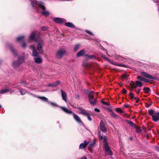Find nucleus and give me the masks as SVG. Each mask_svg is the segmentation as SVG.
Masks as SVG:
<instances>
[{"instance_id":"nucleus-50","label":"nucleus","mask_w":159,"mask_h":159,"mask_svg":"<svg viewBox=\"0 0 159 159\" xmlns=\"http://www.w3.org/2000/svg\"><path fill=\"white\" fill-rule=\"evenodd\" d=\"M37 32L36 33V34H37V37H39L40 35V32H38L37 31H36Z\"/></svg>"},{"instance_id":"nucleus-63","label":"nucleus","mask_w":159,"mask_h":159,"mask_svg":"<svg viewBox=\"0 0 159 159\" xmlns=\"http://www.w3.org/2000/svg\"><path fill=\"white\" fill-rule=\"evenodd\" d=\"M157 5H158V11H159V6H158V4H157Z\"/></svg>"},{"instance_id":"nucleus-60","label":"nucleus","mask_w":159,"mask_h":159,"mask_svg":"<svg viewBox=\"0 0 159 159\" xmlns=\"http://www.w3.org/2000/svg\"><path fill=\"white\" fill-rule=\"evenodd\" d=\"M123 76V77H124V78L126 77V75H124Z\"/></svg>"},{"instance_id":"nucleus-31","label":"nucleus","mask_w":159,"mask_h":159,"mask_svg":"<svg viewBox=\"0 0 159 159\" xmlns=\"http://www.w3.org/2000/svg\"><path fill=\"white\" fill-rule=\"evenodd\" d=\"M80 47V45L79 44H77L75 45L74 49V51L75 52H76L78 50Z\"/></svg>"},{"instance_id":"nucleus-57","label":"nucleus","mask_w":159,"mask_h":159,"mask_svg":"<svg viewBox=\"0 0 159 159\" xmlns=\"http://www.w3.org/2000/svg\"><path fill=\"white\" fill-rule=\"evenodd\" d=\"M22 84H24V85H25L26 84V83L25 82H22Z\"/></svg>"},{"instance_id":"nucleus-17","label":"nucleus","mask_w":159,"mask_h":159,"mask_svg":"<svg viewBox=\"0 0 159 159\" xmlns=\"http://www.w3.org/2000/svg\"><path fill=\"white\" fill-rule=\"evenodd\" d=\"M141 74L143 76L148 78L151 79H153V77L151 75L144 72H142Z\"/></svg>"},{"instance_id":"nucleus-10","label":"nucleus","mask_w":159,"mask_h":159,"mask_svg":"<svg viewBox=\"0 0 159 159\" xmlns=\"http://www.w3.org/2000/svg\"><path fill=\"white\" fill-rule=\"evenodd\" d=\"M53 21L59 24H62L64 22H66V20L64 19L57 17L53 19Z\"/></svg>"},{"instance_id":"nucleus-12","label":"nucleus","mask_w":159,"mask_h":159,"mask_svg":"<svg viewBox=\"0 0 159 159\" xmlns=\"http://www.w3.org/2000/svg\"><path fill=\"white\" fill-rule=\"evenodd\" d=\"M89 142L87 141L86 140L84 141V143H82L80 144L79 146V148L80 149H83L85 148L87 146V145L89 143Z\"/></svg>"},{"instance_id":"nucleus-1","label":"nucleus","mask_w":159,"mask_h":159,"mask_svg":"<svg viewBox=\"0 0 159 159\" xmlns=\"http://www.w3.org/2000/svg\"><path fill=\"white\" fill-rule=\"evenodd\" d=\"M60 107L62 111L68 114H72L74 118L78 123L80 124H83V122L80 117L77 115L73 112L71 110L68 109L65 107Z\"/></svg>"},{"instance_id":"nucleus-4","label":"nucleus","mask_w":159,"mask_h":159,"mask_svg":"<svg viewBox=\"0 0 159 159\" xmlns=\"http://www.w3.org/2000/svg\"><path fill=\"white\" fill-rule=\"evenodd\" d=\"M66 54V50L63 49H60L56 53V57L58 59H61Z\"/></svg>"},{"instance_id":"nucleus-5","label":"nucleus","mask_w":159,"mask_h":159,"mask_svg":"<svg viewBox=\"0 0 159 159\" xmlns=\"http://www.w3.org/2000/svg\"><path fill=\"white\" fill-rule=\"evenodd\" d=\"M131 89L133 90L134 89H136L138 87H141L143 86L142 83L139 81H136L133 82V84H130Z\"/></svg>"},{"instance_id":"nucleus-23","label":"nucleus","mask_w":159,"mask_h":159,"mask_svg":"<svg viewBox=\"0 0 159 159\" xmlns=\"http://www.w3.org/2000/svg\"><path fill=\"white\" fill-rule=\"evenodd\" d=\"M8 47H9L10 49H11V51L15 55H17L16 52L15 50L12 48V47L11 45L9 44Z\"/></svg>"},{"instance_id":"nucleus-22","label":"nucleus","mask_w":159,"mask_h":159,"mask_svg":"<svg viewBox=\"0 0 159 159\" xmlns=\"http://www.w3.org/2000/svg\"><path fill=\"white\" fill-rule=\"evenodd\" d=\"M11 89H3L1 91H0V93L1 94H4L6 93L9 92L10 91Z\"/></svg>"},{"instance_id":"nucleus-14","label":"nucleus","mask_w":159,"mask_h":159,"mask_svg":"<svg viewBox=\"0 0 159 159\" xmlns=\"http://www.w3.org/2000/svg\"><path fill=\"white\" fill-rule=\"evenodd\" d=\"M34 60L35 62L38 64H40L42 61V59L39 56L34 57Z\"/></svg>"},{"instance_id":"nucleus-13","label":"nucleus","mask_w":159,"mask_h":159,"mask_svg":"<svg viewBox=\"0 0 159 159\" xmlns=\"http://www.w3.org/2000/svg\"><path fill=\"white\" fill-rule=\"evenodd\" d=\"M152 120L153 121L156 122L159 120V112L155 113L152 116Z\"/></svg>"},{"instance_id":"nucleus-7","label":"nucleus","mask_w":159,"mask_h":159,"mask_svg":"<svg viewBox=\"0 0 159 159\" xmlns=\"http://www.w3.org/2000/svg\"><path fill=\"white\" fill-rule=\"evenodd\" d=\"M25 58L24 57H19L18 61H14L13 63V66L15 67H18L20 64L24 62Z\"/></svg>"},{"instance_id":"nucleus-48","label":"nucleus","mask_w":159,"mask_h":159,"mask_svg":"<svg viewBox=\"0 0 159 159\" xmlns=\"http://www.w3.org/2000/svg\"><path fill=\"white\" fill-rule=\"evenodd\" d=\"M116 57H117V58L118 59H119V60H122V59L123 58L120 57L119 56L117 55Z\"/></svg>"},{"instance_id":"nucleus-61","label":"nucleus","mask_w":159,"mask_h":159,"mask_svg":"<svg viewBox=\"0 0 159 159\" xmlns=\"http://www.w3.org/2000/svg\"><path fill=\"white\" fill-rule=\"evenodd\" d=\"M105 59L106 60H108V59L107 58V57H105Z\"/></svg>"},{"instance_id":"nucleus-42","label":"nucleus","mask_w":159,"mask_h":159,"mask_svg":"<svg viewBox=\"0 0 159 159\" xmlns=\"http://www.w3.org/2000/svg\"><path fill=\"white\" fill-rule=\"evenodd\" d=\"M85 31L90 35H93V34L92 32L87 30H85Z\"/></svg>"},{"instance_id":"nucleus-54","label":"nucleus","mask_w":159,"mask_h":159,"mask_svg":"<svg viewBox=\"0 0 159 159\" xmlns=\"http://www.w3.org/2000/svg\"><path fill=\"white\" fill-rule=\"evenodd\" d=\"M94 110L95 111H96V112H100V110L97 108H95L94 109Z\"/></svg>"},{"instance_id":"nucleus-49","label":"nucleus","mask_w":159,"mask_h":159,"mask_svg":"<svg viewBox=\"0 0 159 159\" xmlns=\"http://www.w3.org/2000/svg\"><path fill=\"white\" fill-rule=\"evenodd\" d=\"M86 116H87V118L89 120L91 121L92 120V118L91 117L89 116V114H88V115H87Z\"/></svg>"},{"instance_id":"nucleus-30","label":"nucleus","mask_w":159,"mask_h":159,"mask_svg":"<svg viewBox=\"0 0 159 159\" xmlns=\"http://www.w3.org/2000/svg\"><path fill=\"white\" fill-rule=\"evenodd\" d=\"M26 92L27 91L24 89H21L20 91V93L22 95H24Z\"/></svg>"},{"instance_id":"nucleus-55","label":"nucleus","mask_w":159,"mask_h":159,"mask_svg":"<svg viewBox=\"0 0 159 159\" xmlns=\"http://www.w3.org/2000/svg\"><path fill=\"white\" fill-rule=\"evenodd\" d=\"M154 2L156 3H158L159 2V0H153Z\"/></svg>"},{"instance_id":"nucleus-44","label":"nucleus","mask_w":159,"mask_h":159,"mask_svg":"<svg viewBox=\"0 0 159 159\" xmlns=\"http://www.w3.org/2000/svg\"><path fill=\"white\" fill-rule=\"evenodd\" d=\"M152 104V102H150L149 104H146V106L147 107H148L151 105Z\"/></svg>"},{"instance_id":"nucleus-41","label":"nucleus","mask_w":159,"mask_h":159,"mask_svg":"<svg viewBox=\"0 0 159 159\" xmlns=\"http://www.w3.org/2000/svg\"><path fill=\"white\" fill-rule=\"evenodd\" d=\"M88 113L85 110H84V111L82 114V115H83L84 116H86L87 115H88Z\"/></svg>"},{"instance_id":"nucleus-29","label":"nucleus","mask_w":159,"mask_h":159,"mask_svg":"<svg viewBox=\"0 0 159 159\" xmlns=\"http://www.w3.org/2000/svg\"><path fill=\"white\" fill-rule=\"evenodd\" d=\"M137 78L138 80H140L141 81H144V82L146 81V80H145V79L144 78H143L141 76H138Z\"/></svg>"},{"instance_id":"nucleus-51","label":"nucleus","mask_w":159,"mask_h":159,"mask_svg":"<svg viewBox=\"0 0 159 159\" xmlns=\"http://www.w3.org/2000/svg\"><path fill=\"white\" fill-rule=\"evenodd\" d=\"M26 44L25 43H23L22 44V47L23 48H25L26 47Z\"/></svg>"},{"instance_id":"nucleus-38","label":"nucleus","mask_w":159,"mask_h":159,"mask_svg":"<svg viewBox=\"0 0 159 159\" xmlns=\"http://www.w3.org/2000/svg\"><path fill=\"white\" fill-rule=\"evenodd\" d=\"M129 95L130 97V98L131 99H134L135 97H134V94L133 93H130L129 94Z\"/></svg>"},{"instance_id":"nucleus-39","label":"nucleus","mask_w":159,"mask_h":159,"mask_svg":"<svg viewBox=\"0 0 159 159\" xmlns=\"http://www.w3.org/2000/svg\"><path fill=\"white\" fill-rule=\"evenodd\" d=\"M41 30L43 31H46L48 30V27L47 26L43 27L41 28Z\"/></svg>"},{"instance_id":"nucleus-37","label":"nucleus","mask_w":159,"mask_h":159,"mask_svg":"<svg viewBox=\"0 0 159 159\" xmlns=\"http://www.w3.org/2000/svg\"><path fill=\"white\" fill-rule=\"evenodd\" d=\"M116 111L118 113H122V110L119 108H117L116 109Z\"/></svg>"},{"instance_id":"nucleus-25","label":"nucleus","mask_w":159,"mask_h":159,"mask_svg":"<svg viewBox=\"0 0 159 159\" xmlns=\"http://www.w3.org/2000/svg\"><path fill=\"white\" fill-rule=\"evenodd\" d=\"M95 141L94 140L89 145V148H92L95 144Z\"/></svg>"},{"instance_id":"nucleus-33","label":"nucleus","mask_w":159,"mask_h":159,"mask_svg":"<svg viewBox=\"0 0 159 159\" xmlns=\"http://www.w3.org/2000/svg\"><path fill=\"white\" fill-rule=\"evenodd\" d=\"M127 122L132 127H134V123L132 122V121L127 120Z\"/></svg>"},{"instance_id":"nucleus-28","label":"nucleus","mask_w":159,"mask_h":159,"mask_svg":"<svg viewBox=\"0 0 159 159\" xmlns=\"http://www.w3.org/2000/svg\"><path fill=\"white\" fill-rule=\"evenodd\" d=\"M136 89H134V90L135 91V92L137 93V94H139V93L141 90V89H140V88H139L138 89H136Z\"/></svg>"},{"instance_id":"nucleus-16","label":"nucleus","mask_w":159,"mask_h":159,"mask_svg":"<svg viewBox=\"0 0 159 159\" xmlns=\"http://www.w3.org/2000/svg\"><path fill=\"white\" fill-rule=\"evenodd\" d=\"M61 96L62 99L65 101H67V94L66 93L63 91L62 90H61Z\"/></svg>"},{"instance_id":"nucleus-45","label":"nucleus","mask_w":159,"mask_h":159,"mask_svg":"<svg viewBox=\"0 0 159 159\" xmlns=\"http://www.w3.org/2000/svg\"><path fill=\"white\" fill-rule=\"evenodd\" d=\"M103 142L105 143H107V140L106 139V136H104V139H103Z\"/></svg>"},{"instance_id":"nucleus-59","label":"nucleus","mask_w":159,"mask_h":159,"mask_svg":"<svg viewBox=\"0 0 159 159\" xmlns=\"http://www.w3.org/2000/svg\"><path fill=\"white\" fill-rule=\"evenodd\" d=\"M129 139L131 140H133V138L131 137H130L129 138Z\"/></svg>"},{"instance_id":"nucleus-26","label":"nucleus","mask_w":159,"mask_h":159,"mask_svg":"<svg viewBox=\"0 0 159 159\" xmlns=\"http://www.w3.org/2000/svg\"><path fill=\"white\" fill-rule=\"evenodd\" d=\"M143 90L146 93H149L150 92V89L148 87L144 88Z\"/></svg>"},{"instance_id":"nucleus-15","label":"nucleus","mask_w":159,"mask_h":159,"mask_svg":"<svg viewBox=\"0 0 159 159\" xmlns=\"http://www.w3.org/2000/svg\"><path fill=\"white\" fill-rule=\"evenodd\" d=\"M37 32L36 31H34L31 33L30 35L29 39L30 40H33L35 39L36 41L37 39H35V36L36 35V33Z\"/></svg>"},{"instance_id":"nucleus-34","label":"nucleus","mask_w":159,"mask_h":159,"mask_svg":"<svg viewBox=\"0 0 159 159\" xmlns=\"http://www.w3.org/2000/svg\"><path fill=\"white\" fill-rule=\"evenodd\" d=\"M42 13L43 14L46 16H48L49 15V13L47 11H43Z\"/></svg>"},{"instance_id":"nucleus-46","label":"nucleus","mask_w":159,"mask_h":159,"mask_svg":"<svg viewBox=\"0 0 159 159\" xmlns=\"http://www.w3.org/2000/svg\"><path fill=\"white\" fill-rule=\"evenodd\" d=\"M104 135L103 136H101V135H99V139H103L104 138Z\"/></svg>"},{"instance_id":"nucleus-9","label":"nucleus","mask_w":159,"mask_h":159,"mask_svg":"<svg viewBox=\"0 0 159 159\" xmlns=\"http://www.w3.org/2000/svg\"><path fill=\"white\" fill-rule=\"evenodd\" d=\"M100 127L101 131L104 133H106L107 131V129L105 127L103 121L101 120L100 121Z\"/></svg>"},{"instance_id":"nucleus-32","label":"nucleus","mask_w":159,"mask_h":159,"mask_svg":"<svg viewBox=\"0 0 159 159\" xmlns=\"http://www.w3.org/2000/svg\"><path fill=\"white\" fill-rule=\"evenodd\" d=\"M87 58L89 59H94L95 57L93 55H87Z\"/></svg>"},{"instance_id":"nucleus-62","label":"nucleus","mask_w":159,"mask_h":159,"mask_svg":"<svg viewBox=\"0 0 159 159\" xmlns=\"http://www.w3.org/2000/svg\"><path fill=\"white\" fill-rule=\"evenodd\" d=\"M30 94H31V95H33V96H34V97L35 96L34 95V94H33L30 93Z\"/></svg>"},{"instance_id":"nucleus-40","label":"nucleus","mask_w":159,"mask_h":159,"mask_svg":"<svg viewBox=\"0 0 159 159\" xmlns=\"http://www.w3.org/2000/svg\"><path fill=\"white\" fill-rule=\"evenodd\" d=\"M78 109L79 110V113L81 114H82V113L84 111V109H83L82 108H80V107Z\"/></svg>"},{"instance_id":"nucleus-58","label":"nucleus","mask_w":159,"mask_h":159,"mask_svg":"<svg viewBox=\"0 0 159 159\" xmlns=\"http://www.w3.org/2000/svg\"><path fill=\"white\" fill-rule=\"evenodd\" d=\"M80 159H87V158L86 157H83L81 158Z\"/></svg>"},{"instance_id":"nucleus-27","label":"nucleus","mask_w":159,"mask_h":159,"mask_svg":"<svg viewBox=\"0 0 159 159\" xmlns=\"http://www.w3.org/2000/svg\"><path fill=\"white\" fill-rule=\"evenodd\" d=\"M48 103L51 105L52 106H54V107H58L61 108L60 107H61V106H58L56 104V103L54 102H48Z\"/></svg>"},{"instance_id":"nucleus-19","label":"nucleus","mask_w":159,"mask_h":159,"mask_svg":"<svg viewBox=\"0 0 159 159\" xmlns=\"http://www.w3.org/2000/svg\"><path fill=\"white\" fill-rule=\"evenodd\" d=\"M85 51L84 49L81 50L80 51L77 53V57H79L83 56L85 53Z\"/></svg>"},{"instance_id":"nucleus-56","label":"nucleus","mask_w":159,"mask_h":159,"mask_svg":"<svg viewBox=\"0 0 159 159\" xmlns=\"http://www.w3.org/2000/svg\"><path fill=\"white\" fill-rule=\"evenodd\" d=\"M124 107H128V105L127 104H125L124 105Z\"/></svg>"},{"instance_id":"nucleus-6","label":"nucleus","mask_w":159,"mask_h":159,"mask_svg":"<svg viewBox=\"0 0 159 159\" xmlns=\"http://www.w3.org/2000/svg\"><path fill=\"white\" fill-rule=\"evenodd\" d=\"M36 42L38 43L37 45V49L38 51L40 53H42L43 52L42 46L44 44V42L42 39L39 40H36Z\"/></svg>"},{"instance_id":"nucleus-53","label":"nucleus","mask_w":159,"mask_h":159,"mask_svg":"<svg viewBox=\"0 0 159 159\" xmlns=\"http://www.w3.org/2000/svg\"><path fill=\"white\" fill-rule=\"evenodd\" d=\"M126 90L124 89H123L122 90V93H126Z\"/></svg>"},{"instance_id":"nucleus-3","label":"nucleus","mask_w":159,"mask_h":159,"mask_svg":"<svg viewBox=\"0 0 159 159\" xmlns=\"http://www.w3.org/2000/svg\"><path fill=\"white\" fill-rule=\"evenodd\" d=\"M94 93V92L92 91L89 92L88 94L90 103L93 105H95L96 103V99L93 97Z\"/></svg>"},{"instance_id":"nucleus-20","label":"nucleus","mask_w":159,"mask_h":159,"mask_svg":"<svg viewBox=\"0 0 159 159\" xmlns=\"http://www.w3.org/2000/svg\"><path fill=\"white\" fill-rule=\"evenodd\" d=\"M60 83V82L59 81H57V82H56L55 83H54L52 84H49L48 85V87H55L58 84H59Z\"/></svg>"},{"instance_id":"nucleus-43","label":"nucleus","mask_w":159,"mask_h":159,"mask_svg":"<svg viewBox=\"0 0 159 159\" xmlns=\"http://www.w3.org/2000/svg\"><path fill=\"white\" fill-rule=\"evenodd\" d=\"M101 102L103 104H104V105H106V106H109V104L107 102H104L103 101H102Z\"/></svg>"},{"instance_id":"nucleus-8","label":"nucleus","mask_w":159,"mask_h":159,"mask_svg":"<svg viewBox=\"0 0 159 159\" xmlns=\"http://www.w3.org/2000/svg\"><path fill=\"white\" fill-rule=\"evenodd\" d=\"M104 147L105 149V153L106 155H112V153L110 147L109 146L107 143H105L104 144Z\"/></svg>"},{"instance_id":"nucleus-24","label":"nucleus","mask_w":159,"mask_h":159,"mask_svg":"<svg viewBox=\"0 0 159 159\" xmlns=\"http://www.w3.org/2000/svg\"><path fill=\"white\" fill-rule=\"evenodd\" d=\"M37 97L38 98H39V99H41L44 101H45V102H48V98H47L45 97H39V96H38Z\"/></svg>"},{"instance_id":"nucleus-2","label":"nucleus","mask_w":159,"mask_h":159,"mask_svg":"<svg viewBox=\"0 0 159 159\" xmlns=\"http://www.w3.org/2000/svg\"><path fill=\"white\" fill-rule=\"evenodd\" d=\"M30 1L33 7L39 8L43 10H45V7L42 2H37L34 0H32Z\"/></svg>"},{"instance_id":"nucleus-52","label":"nucleus","mask_w":159,"mask_h":159,"mask_svg":"<svg viewBox=\"0 0 159 159\" xmlns=\"http://www.w3.org/2000/svg\"><path fill=\"white\" fill-rule=\"evenodd\" d=\"M112 64H114V65H115L116 66H124V65H121V64H113V63H112Z\"/></svg>"},{"instance_id":"nucleus-18","label":"nucleus","mask_w":159,"mask_h":159,"mask_svg":"<svg viewBox=\"0 0 159 159\" xmlns=\"http://www.w3.org/2000/svg\"><path fill=\"white\" fill-rule=\"evenodd\" d=\"M65 25L66 26L73 28H75V26L72 23L68 22L65 23Z\"/></svg>"},{"instance_id":"nucleus-47","label":"nucleus","mask_w":159,"mask_h":159,"mask_svg":"<svg viewBox=\"0 0 159 159\" xmlns=\"http://www.w3.org/2000/svg\"><path fill=\"white\" fill-rule=\"evenodd\" d=\"M134 100L136 101V103H138L139 99L137 97H136L134 98Z\"/></svg>"},{"instance_id":"nucleus-64","label":"nucleus","mask_w":159,"mask_h":159,"mask_svg":"<svg viewBox=\"0 0 159 159\" xmlns=\"http://www.w3.org/2000/svg\"><path fill=\"white\" fill-rule=\"evenodd\" d=\"M1 107V106L0 105V108Z\"/></svg>"},{"instance_id":"nucleus-11","label":"nucleus","mask_w":159,"mask_h":159,"mask_svg":"<svg viewBox=\"0 0 159 159\" xmlns=\"http://www.w3.org/2000/svg\"><path fill=\"white\" fill-rule=\"evenodd\" d=\"M30 48L32 49V56L34 57L39 56V54L37 50L35 48L34 45H31L30 46Z\"/></svg>"},{"instance_id":"nucleus-21","label":"nucleus","mask_w":159,"mask_h":159,"mask_svg":"<svg viewBox=\"0 0 159 159\" xmlns=\"http://www.w3.org/2000/svg\"><path fill=\"white\" fill-rule=\"evenodd\" d=\"M24 36H19L17 38L16 40L18 42H22L24 41Z\"/></svg>"},{"instance_id":"nucleus-35","label":"nucleus","mask_w":159,"mask_h":159,"mask_svg":"<svg viewBox=\"0 0 159 159\" xmlns=\"http://www.w3.org/2000/svg\"><path fill=\"white\" fill-rule=\"evenodd\" d=\"M148 113L150 114V115H152V116L155 113L154 111L152 110H148Z\"/></svg>"},{"instance_id":"nucleus-36","label":"nucleus","mask_w":159,"mask_h":159,"mask_svg":"<svg viewBox=\"0 0 159 159\" xmlns=\"http://www.w3.org/2000/svg\"><path fill=\"white\" fill-rule=\"evenodd\" d=\"M111 115L114 118H117L118 116H117L113 112H112L111 113Z\"/></svg>"}]
</instances>
